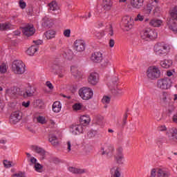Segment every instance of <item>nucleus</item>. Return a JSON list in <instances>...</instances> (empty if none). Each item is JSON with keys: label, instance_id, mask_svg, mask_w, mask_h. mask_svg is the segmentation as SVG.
Segmentation results:
<instances>
[{"label": "nucleus", "instance_id": "f257e3e1", "mask_svg": "<svg viewBox=\"0 0 177 177\" xmlns=\"http://www.w3.org/2000/svg\"><path fill=\"white\" fill-rule=\"evenodd\" d=\"M171 19L167 21V26L173 32H176L177 31V25L174 20L177 21V6L172 8L170 11Z\"/></svg>", "mask_w": 177, "mask_h": 177}, {"label": "nucleus", "instance_id": "f03ea898", "mask_svg": "<svg viewBox=\"0 0 177 177\" xmlns=\"http://www.w3.org/2000/svg\"><path fill=\"white\" fill-rule=\"evenodd\" d=\"M158 35L156 30H154L149 28L144 29L140 32V37L142 38V39H145V41H151L153 39H156Z\"/></svg>", "mask_w": 177, "mask_h": 177}, {"label": "nucleus", "instance_id": "7ed1b4c3", "mask_svg": "<svg viewBox=\"0 0 177 177\" xmlns=\"http://www.w3.org/2000/svg\"><path fill=\"white\" fill-rule=\"evenodd\" d=\"M153 50L158 56H166L169 52V48L164 43H158L155 44Z\"/></svg>", "mask_w": 177, "mask_h": 177}, {"label": "nucleus", "instance_id": "20e7f679", "mask_svg": "<svg viewBox=\"0 0 177 177\" xmlns=\"http://www.w3.org/2000/svg\"><path fill=\"white\" fill-rule=\"evenodd\" d=\"M169 177L171 176V171L167 169L162 168H153L151 169L149 177Z\"/></svg>", "mask_w": 177, "mask_h": 177}, {"label": "nucleus", "instance_id": "39448f33", "mask_svg": "<svg viewBox=\"0 0 177 177\" xmlns=\"http://www.w3.org/2000/svg\"><path fill=\"white\" fill-rule=\"evenodd\" d=\"M12 70L15 74H24L26 73V65L23 61L15 60L12 64Z\"/></svg>", "mask_w": 177, "mask_h": 177}, {"label": "nucleus", "instance_id": "423d86ee", "mask_svg": "<svg viewBox=\"0 0 177 177\" xmlns=\"http://www.w3.org/2000/svg\"><path fill=\"white\" fill-rule=\"evenodd\" d=\"M156 86L158 89L167 90L172 86V80L167 77L157 80Z\"/></svg>", "mask_w": 177, "mask_h": 177}, {"label": "nucleus", "instance_id": "0eeeda50", "mask_svg": "<svg viewBox=\"0 0 177 177\" xmlns=\"http://www.w3.org/2000/svg\"><path fill=\"white\" fill-rule=\"evenodd\" d=\"M161 75V71L156 66H149L147 70V77L149 80H157Z\"/></svg>", "mask_w": 177, "mask_h": 177}, {"label": "nucleus", "instance_id": "6e6552de", "mask_svg": "<svg viewBox=\"0 0 177 177\" xmlns=\"http://www.w3.org/2000/svg\"><path fill=\"white\" fill-rule=\"evenodd\" d=\"M79 95L83 100H89L93 96V91L88 87H83L79 90Z\"/></svg>", "mask_w": 177, "mask_h": 177}, {"label": "nucleus", "instance_id": "1a4fd4ad", "mask_svg": "<svg viewBox=\"0 0 177 177\" xmlns=\"http://www.w3.org/2000/svg\"><path fill=\"white\" fill-rule=\"evenodd\" d=\"M114 151V147L111 144L104 142L101 144L100 153L102 156L111 154Z\"/></svg>", "mask_w": 177, "mask_h": 177}, {"label": "nucleus", "instance_id": "9d476101", "mask_svg": "<svg viewBox=\"0 0 177 177\" xmlns=\"http://www.w3.org/2000/svg\"><path fill=\"white\" fill-rule=\"evenodd\" d=\"M85 127L82 124H73L70 127V132L72 135H80L84 132Z\"/></svg>", "mask_w": 177, "mask_h": 177}, {"label": "nucleus", "instance_id": "9b49d317", "mask_svg": "<svg viewBox=\"0 0 177 177\" xmlns=\"http://www.w3.org/2000/svg\"><path fill=\"white\" fill-rule=\"evenodd\" d=\"M115 161L119 165H124L125 162V158L124 157V153H122V148H119L117 150V153L114 156Z\"/></svg>", "mask_w": 177, "mask_h": 177}, {"label": "nucleus", "instance_id": "f8f14e48", "mask_svg": "<svg viewBox=\"0 0 177 177\" xmlns=\"http://www.w3.org/2000/svg\"><path fill=\"white\" fill-rule=\"evenodd\" d=\"M22 32L26 37H31L33 34H35V28L34 25L28 24L22 28Z\"/></svg>", "mask_w": 177, "mask_h": 177}, {"label": "nucleus", "instance_id": "ddd939ff", "mask_svg": "<svg viewBox=\"0 0 177 177\" xmlns=\"http://www.w3.org/2000/svg\"><path fill=\"white\" fill-rule=\"evenodd\" d=\"M73 49L76 52H84V50H85V43L84 42V40H75L73 45Z\"/></svg>", "mask_w": 177, "mask_h": 177}, {"label": "nucleus", "instance_id": "4468645a", "mask_svg": "<svg viewBox=\"0 0 177 177\" xmlns=\"http://www.w3.org/2000/svg\"><path fill=\"white\" fill-rule=\"evenodd\" d=\"M88 82L91 85H96L99 82V74L96 72H92L90 73L88 77Z\"/></svg>", "mask_w": 177, "mask_h": 177}, {"label": "nucleus", "instance_id": "2eb2a0df", "mask_svg": "<svg viewBox=\"0 0 177 177\" xmlns=\"http://www.w3.org/2000/svg\"><path fill=\"white\" fill-rule=\"evenodd\" d=\"M20 120H21V112L20 111H14L11 113L10 118V122L17 124Z\"/></svg>", "mask_w": 177, "mask_h": 177}, {"label": "nucleus", "instance_id": "dca6fc26", "mask_svg": "<svg viewBox=\"0 0 177 177\" xmlns=\"http://www.w3.org/2000/svg\"><path fill=\"white\" fill-rule=\"evenodd\" d=\"M166 135H167L171 142H177V128L169 129V131H167Z\"/></svg>", "mask_w": 177, "mask_h": 177}, {"label": "nucleus", "instance_id": "f3484780", "mask_svg": "<svg viewBox=\"0 0 177 177\" xmlns=\"http://www.w3.org/2000/svg\"><path fill=\"white\" fill-rule=\"evenodd\" d=\"M113 6V1L111 0H102V8L104 13L111 10V7Z\"/></svg>", "mask_w": 177, "mask_h": 177}, {"label": "nucleus", "instance_id": "a211bd4d", "mask_svg": "<svg viewBox=\"0 0 177 177\" xmlns=\"http://www.w3.org/2000/svg\"><path fill=\"white\" fill-rule=\"evenodd\" d=\"M31 149L32 151H35V153L41 156V158H45V154H46V152L45 151V149H42V147L37 145H32Z\"/></svg>", "mask_w": 177, "mask_h": 177}, {"label": "nucleus", "instance_id": "6ab92c4d", "mask_svg": "<svg viewBox=\"0 0 177 177\" xmlns=\"http://www.w3.org/2000/svg\"><path fill=\"white\" fill-rule=\"evenodd\" d=\"M122 20L123 25L124 26V27H126V28H127V30H131V28H132L133 22H132V20H131V17L129 16L124 17Z\"/></svg>", "mask_w": 177, "mask_h": 177}, {"label": "nucleus", "instance_id": "aec40b11", "mask_svg": "<svg viewBox=\"0 0 177 177\" xmlns=\"http://www.w3.org/2000/svg\"><path fill=\"white\" fill-rule=\"evenodd\" d=\"M91 59L94 63H100L102 60H103V57L102 56V53L100 52H95L92 54Z\"/></svg>", "mask_w": 177, "mask_h": 177}, {"label": "nucleus", "instance_id": "412c9836", "mask_svg": "<svg viewBox=\"0 0 177 177\" xmlns=\"http://www.w3.org/2000/svg\"><path fill=\"white\" fill-rule=\"evenodd\" d=\"M41 26L46 28H50L53 26V21L52 19L45 17L42 20Z\"/></svg>", "mask_w": 177, "mask_h": 177}, {"label": "nucleus", "instance_id": "4be33fe9", "mask_svg": "<svg viewBox=\"0 0 177 177\" xmlns=\"http://www.w3.org/2000/svg\"><path fill=\"white\" fill-rule=\"evenodd\" d=\"M49 12H57L59 13V7L55 1H51L48 5Z\"/></svg>", "mask_w": 177, "mask_h": 177}, {"label": "nucleus", "instance_id": "5701e85b", "mask_svg": "<svg viewBox=\"0 0 177 177\" xmlns=\"http://www.w3.org/2000/svg\"><path fill=\"white\" fill-rule=\"evenodd\" d=\"M71 72L75 78L80 79L82 77V74L78 71V68L75 66H72L71 67Z\"/></svg>", "mask_w": 177, "mask_h": 177}, {"label": "nucleus", "instance_id": "b1692460", "mask_svg": "<svg viewBox=\"0 0 177 177\" xmlns=\"http://www.w3.org/2000/svg\"><path fill=\"white\" fill-rule=\"evenodd\" d=\"M80 122L81 125H83V127L85 128L86 125L89 124V122H91V117L88 115H83L80 117Z\"/></svg>", "mask_w": 177, "mask_h": 177}, {"label": "nucleus", "instance_id": "393cba45", "mask_svg": "<svg viewBox=\"0 0 177 177\" xmlns=\"http://www.w3.org/2000/svg\"><path fill=\"white\" fill-rule=\"evenodd\" d=\"M35 93V88L31 86H28L26 92L24 93V97H31Z\"/></svg>", "mask_w": 177, "mask_h": 177}, {"label": "nucleus", "instance_id": "a878e982", "mask_svg": "<svg viewBox=\"0 0 177 177\" xmlns=\"http://www.w3.org/2000/svg\"><path fill=\"white\" fill-rule=\"evenodd\" d=\"M13 25L10 22L0 23V31H8V30H12Z\"/></svg>", "mask_w": 177, "mask_h": 177}, {"label": "nucleus", "instance_id": "bb28decb", "mask_svg": "<svg viewBox=\"0 0 177 177\" xmlns=\"http://www.w3.org/2000/svg\"><path fill=\"white\" fill-rule=\"evenodd\" d=\"M131 6L136 9H140L143 6V0H131Z\"/></svg>", "mask_w": 177, "mask_h": 177}, {"label": "nucleus", "instance_id": "cd10ccee", "mask_svg": "<svg viewBox=\"0 0 177 177\" xmlns=\"http://www.w3.org/2000/svg\"><path fill=\"white\" fill-rule=\"evenodd\" d=\"M111 175L112 177H120L121 171L118 167H114L111 169Z\"/></svg>", "mask_w": 177, "mask_h": 177}, {"label": "nucleus", "instance_id": "c85d7f7f", "mask_svg": "<svg viewBox=\"0 0 177 177\" xmlns=\"http://www.w3.org/2000/svg\"><path fill=\"white\" fill-rule=\"evenodd\" d=\"M149 25L152 27H161L162 26V21L158 19H153L150 21Z\"/></svg>", "mask_w": 177, "mask_h": 177}, {"label": "nucleus", "instance_id": "c756f323", "mask_svg": "<svg viewBox=\"0 0 177 177\" xmlns=\"http://www.w3.org/2000/svg\"><path fill=\"white\" fill-rule=\"evenodd\" d=\"M48 140H49L50 143H51V145H53V146H57V145H59V139L57 138L56 136H55L53 134L49 135Z\"/></svg>", "mask_w": 177, "mask_h": 177}, {"label": "nucleus", "instance_id": "7c9ffc66", "mask_svg": "<svg viewBox=\"0 0 177 177\" xmlns=\"http://www.w3.org/2000/svg\"><path fill=\"white\" fill-rule=\"evenodd\" d=\"M39 49L38 46H31L28 50H26L27 55L29 56H34L35 52H37Z\"/></svg>", "mask_w": 177, "mask_h": 177}, {"label": "nucleus", "instance_id": "2f4dec72", "mask_svg": "<svg viewBox=\"0 0 177 177\" xmlns=\"http://www.w3.org/2000/svg\"><path fill=\"white\" fill-rule=\"evenodd\" d=\"M160 66L163 68H169L172 66V60L171 59H165L160 62Z\"/></svg>", "mask_w": 177, "mask_h": 177}, {"label": "nucleus", "instance_id": "473e14b6", "mask_svg": "<svg viewBox=\"0 0 177 177\" xmlns=\"http://www.w3.org/2000/svg\"><path fill=\"white\" fill-rule=\"evenodd\" d=\"M60 110H62V104L59 101L55 102L53 104V111L59 113Z\"/></svg>", "mask_w": 177, "mask_h": 177}, {"label": "nucleus", "instance_id": "72a5a7b5", "mask_svg": "<svg viewBox=\"0 0 177 177\" xmlns=\"http://www.w3.org/2000/svg\"><path fill=\"white\" fill-rule=\"evenodd\" d=\"M69 172H71L72 174H84L85 169H77L75 167H68Z\"/></svg>", "mask_w": 177, "mask_h": 177}, {"label": "nucleus", "instance_id": "f704fd0d", "mask_svg": "<svg viewBox=\"0 0 177 177\" xmlns=\"http://www.w3.org/2000/svg\"><path fill=\"white\" fill-rule=\"evenodd\" d=\"M156 3H157V0H155V2H152V5L151 4H148L147 6V8H145L144 9V12L147 15H150V13H151V10H153V6H154V5H156Z\"/></svg>", "mask_w": 177, "mask_h": 177}, {"label": "nucleus", "instance_id": "c9c22d12", "mask_svg": "<svg viewBox=\"0 0 177 177\" xmlns=\"http://www.w3.org/2000/svg\"><path fill=\"white\" fill-rule=\"evenodd\" d=\"M72 109L74 111H81L84 109V105L82 103L77 102L73 105Z\"/></svg>", "mask_w": 177, "mask_h": 177}, {"label": "nucleus", "instance_id": "e433bc0d", "mask_svg": "<svg viewBox=\"0 0 177 177\" xmlns=\"http://www.w3.org/2000/svg\"><path fill=\"white\" fill-rule=\"evenodd\" d=\"M56 35V32L53 30H48L45 32V37L47 39H52V38H55Z\"/></svg>", "mask_w": 177, "mask_h": 177}, {"label": "nucleus", "instance_id": "4c0bfd02", "mask_svg": "<svg viewBox=\"0 0 177 177\" xmlns=\"http://www.w3.org/2000/svg\"><path fill=\"white\" fill-rule=\"evenodd\" d=\"M28 158V162H30L31 164H37V158H34V156H31V153H26Z\"/></svg>", "mask_w": 177, "mask_h": 177}, {"label": "nucleus", "instance_id": "58836bf2", "mask_svg": "<svg viewBox=\"0 0 177 177\" xmlns=\"http://www.w3.org/2000/svg\"><path fill=\"white\" fill-rule=\"evenodd\" d=\"M160 99L161 102L166 103L167 100H168V93L163 91L160 95Z\"/></svg>", "mask_w": 177, "mask_h": 177}, {"label": "nucleus", "instance_id": "ea45409f", "mask_svg": "<svg viewBox=\"0 0 177 177\" xmlns=\"http://www.w3.org/2000/svg\"><path fill=\"white\" fill-rule=\"evenodd\" d=\"M57 74L59 76V78H63L64 77V69L63 68H60L59 66H57Z\"/></svg>", "mask_w": 177, "mask_h": 177}, {"label": "nucleus", "instance_id": "a19ab883", "mask_svg": "<svg viewBox=\"0 0 177 177\" xmlns=\"http://www.w3.org/2000/svg\"><path fill=\"white\" fill-rule=\"evenodd\" d=\"M5 168H12V167H15V163L12 161H9L8 160H4L3 162Z\"/></svg>", "mask_w": 177, "mask_h": 177}, {"label": "nucleus", "instance_id": "79ce46f5", "mask_svg": "<svg viewBox=\"0 0 177 177\" xmlns=\"http://www.w3.org/2000/svg\"><path fill=\"white\" fill-rule=\"evenodd\" d=\"M36 120L39 124H41L42 125L46 124L47 122L46 119L44 116H38L36 118Z\"/></svg>", "mask_w": 177, "mask_h": 177}, {"label": "nucleus", "instance_id": "37998d69", "mask_svg": "<svg viewBox=\"0 0 177 177\" xmlns=\"http://www.w3.org/2000/svg\"><path fill=\"white\" fill-rule=\"evenodd\" d=\"M96 133H97V131L95 130H90L87 133V138L88 139H92V138H95V136H96Z\"/></svg>", "mask_w": 177, "mask_h": 177}, {"label": "nucleus", "instance_id": "c03bdc74", "mask_svg": "<svg viewBox=\"0 0 177 177\" xmlns=\"http://www.w3.org/2000/svg\"><path fill=\"white\" fill-rule=\"evenodd\" d=\"M66 149L68 151H71L74 149V144L73 143V141H67L66 142Z\"/></svg>", "mask_w": 177, "mask_h": 177}, {"label": "nucleus", "instance_id": "a18cd8bd", "mask_svg": "<svg viewBox=\"0 0 177 177\" xmlns=\"http://www.w3.org/2000/svg\"><path fill=\"white\" fill-rule=\"evenodd\" d=\"M93 35H95L98 39H100V38L103 37L104 35V33L103 32H97L96 30H94L91 32Z\"/></svg>", "mask_w": 177, "mask_h": 177}, {"label": "nucleus", "instance_id": "49530a36", "mask_svg": "<svg viewBox=\"0 0 177 177\" xmlns=\"http://www.w3.org/2000/svg\"><path fill=\"white\" fill-rule=\"evenodd\" d=\"M74 56V53H73V51L71 50H68L67 54L66 53L64 55V57H65L66 59H68V60H71V59H73Z\"/></svg>", "mask_w": 177, "mask_h": 177}, {"label": "nucleus", "instance_id": "de8ad7c7", "mask_svg": "<svg viewBox=\"0 0 177 177\" xmlns=\"http://www.w3.org/2000/svg\"><path fill=\"white\" fill-rule=\"evenodd\" d=\"M6 71H8V66H6V64H2L0 66V73H1V74H5Z\"/></svg>", "mask_w": 177, "mask_h": 177}, {"label": "nucleus", "instance_id": "09e8293b", "mask_svg": "<svg viewBox=\"0 0 177 177\" xmlns=\"http://www.w3.org/2000/svg\"><path fill=\"white\" fill-rule=\"evenodd\" d=\"M175 109H176V107L174 106V104L169 103L168 108H167V111H168V113H169V114H172V113H174V111H175Z\"/></svg>", "mask_w": 177, "mask_h": 177}, {"label": "nucleus", "instance_id": "8fccbe9b", "mask_svg": "<svg viewBox=\"0 0 177 177\" xmlns=\"http://www.w3.org/2000/svg\"><path fill=\"white\" fill-rule=\"evenodd\" d=\"M111 100V98H110V97H109V96H104L102 100V102L104 104H109V103H110Z\"/></svg>", "mask_w": 177, "mask_h": 177}, {"label": "nucleus", "instance_id": "3c124183", "mask_svg": "<svg viewBox=\"0 0 177 177\" xmlns=\"http://www.w3.org/2000/svg\"><path fill=\"white\" fill-rule=\"evenodd\" d=\"M6 94L12 96V95H16V89L15 88H9L6 90Z\"/></svg>", "mask_w": 177, "mask_h": 177}, {"label": "nucleus", "instance_id": "603ef678", "mask_svg": "<svg viewBox=\"0 0 177 177\" xmlns=\"http://www.w3.org/2000/svg\"><path fill=\"white\" fill-rule=\"evenodd\" d=\"M143 20H145V16L140 14H138L134 19L135 21H143Z\"/></svg>", "mask_w": 177, "mask_h": 177}, {"label": "nucleus", "instance_id": "864d4df0", "mask_svg": "<svg viewBox=\"0 0 177 177\" xmlns=\"http://www.w3.org/2000/svg\"><path fill=\"white\" fill-rule=\"evenodd\" d=\"M34 168L37 172H41V169H42V165H41L39 163H36Z\"/></svg>", "mask_w": 177, "mask_h": 177}, {"label": "nucleus", "instance_id": "5fc2aeb1", "mask_svg": "<svg viewBox=\"0 0 177 177\" xmlns=\"http://www.w3.org/2000/svg\"><path fill=\"white\" fill-rule=\"evenodd\" d=\"M113 92L118 96H121V95H124V91H122L121 88H117L116 90H114Z\"/></svg>", "mask_w": 177, "mask_h": 177}, {"label": "nucleus", "instance_id": "6e6d98bb", "mask_svg": "<svg viewBox=\"0 0 177 177\" xmlns=\"http://www.w3.org/2000/svg\"><path fill=\"white\" fill-rule=\"evenodd\" d=\"M71 34V30L66 29V30H64V35L66 38H70Z\"/></svg>", "mask_w": 177, "mask_h": 177}, {"label": "nucleus", "instance_id": "4d7b16f0", "mask_svg": "<svg viewBox=\"0 0 177 177\" xmlns=\"http://www.w3.org/2000/svg\"><path fill=\"white\" fill-rule=\"evenodd\" d=\"M44 104V102H42V100H36L35 102V105L36 107H41Z\"/></svg>", "mask_w": 177, "mask_h": 177}, {"label": "nucleus", "instance_id": "13d9d810", "mask_svg": "<svg viewBox=\"0 0 177 177\" xmlns=\"http://www.w3.org/2000/svg\"><path fill=\"white\" fill-rule=\"evenodd\" d=\"M19 7L21 8V9H25L26 6H27V4L23 0H20L19 1Z\"/></svg>", "mask_w": 177, "mask_h": 177}, {"label": "nucleus", "instance_id": "bf43d9fd", "mask_svg": "<svg viewBox=\"0 0 177 177\" xmlns=\"http://www.w3.org/2000/svg\"><path fill=\"white\" fill-rule=\"evenodd\" d=\"M13 176H17V177H26V173L19 171L15 174L13 175Z\"/></svg>", "mask_w": 177, "mask_h": 177}, {"label": "nucleus", "instance_id": "052dcab7", "mask_svg": "<svg viewBox=\"0 0 177 177\" xmlns=\"http://www.w3.org/2000/svg\"><path fill=\"white\" fill-rule=\"evenodd\" d=\"M46 86H48V88L49 89H53V84H52V83H50V82H49V81L46 82Z\"/></svg>", "mask_w": 177, "mask_h": 177}, {"label": "nucleus", "instance_id": "680f3d73", "mask_svg": "<svg viewBox=\"0 0 177 177\" xmlns=\"http://www.w3.org/2000/svg\"><path fill=\"white\" fill-rule=\"evenodd\" d=\"M158 129L160 132H165V131H167V127H165V125H162L159 127Z\"/></svg>", "mask_w": 177, "mask_h": 177}, {"label": "nucleus", "instance_id": "e2e57ef3", "mask_svg": "<svg viewBox=\"0 0 177 177\" xmlns=\"http://www.w3.org/2000/svg\"><path fill=\"white\" fill-rule=\"evenodd\" d=\"M115 44V42L114 41V39H111L109 40V46H110V48H113Z\"/></svg>", "mask_w": 177, "mask_h": 177}, {"label": "nucleus", "instance_id": "0e129e2a", "mask_svg": "<svg viewBox=\"0 0 177 177\" xmlns=\"http://www.w3.org/2000/svg\"><path fill=\"white\" fill-rule=\"evenodd\" d=\"M35 44V46H38V45H42V40H36L33 41Z\"/></svg>", "mask_w": 177, "mask_h": 177}, {"label": "nucleus", "instance_id": "69168bd1", "mask_svg": "<svg viewBox=\"0 0 177 177\" xmlns=\"http://www.w3.org/2000/svg\"><path fill=\"white\" fill-rule=\"evenodd\" d=\"M22 106L24 107H28L30 106V101L23 102H22Z\"/></svg>", "mask_w": 177, "mask_h": 177}, {"label": "nucleus", "instance_id": "338daca9", "mask_svg": "<svg viewBox=\"0 0 177 177\" xmlns=\"http://www.w3.org/2000/svg\"><path fill=\"white\" fill-rule=\"evenodd\" d=\"M110 64V62L108 61V59L104 60V62L102 64V66L103 67H106V66H109Z\"/></svg>", "mask_w": 177, "mask_h": 177}, {"label": "nucleus", "instance_id": "774afa93", "mask_svg": "<svg viewBox=\"0 0 177 177\" xmlns=\"http://www.w3.org/2000/svg\"><path fill=\"white\" fill-rule=\"evenodd\" d=\"M21 32L19 30H15L12 32V35H15V37H17L20 35Z\"/></svg>", "mask_w": 177, "mask_h": 177}]
</instances>
